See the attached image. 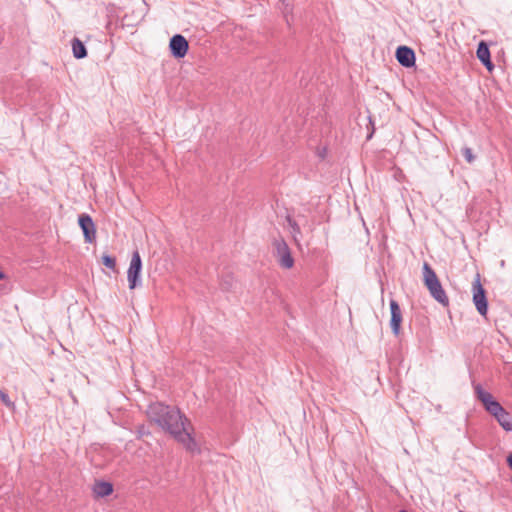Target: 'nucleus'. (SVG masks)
Returning a JSON list of instances; mask_svg holds the SVG:
<instances>
[{
    "instance_id": "nucleus-6",
    "label": "nucleus",
    "mask_w": 512,
    "mask_h": 512,
    "mask_svg": "<svg viewBox=\"0 0 512 512\" xmlns=\"http://www.w3.org/2000/svg\"><path fill=\"white\" fill-rule=\"evenodd\" d=\"M169 48L175 58H183L188 52L189 44L184 36L177 34L170 39Z\"/></svg>"
},
{
    "instance_id": "nucleus-15",
    "label": "nucleus",
    "mask_w": 512,
    "mask_h": 512,
    "mask_svg": "<svg viewBox=\"0 0 512 512\" xmlns=\"http://www.w3.org/2000/svg\"><path fill=\"white\" fill-rule=\"evenodd\" d=\"M102 263L103 265H105L106 267L110 268V269H115L116 267V260L115 258L109 256V255H103L102 256Z\"/></svg>"
},
{
    "instance_id": "nucleus-5",
    "label": "nucleus",
    "mask_w": 512,
    "mask_h": 512,
    "mask_svg": "<svg viewBox=\"0 0 512 512\" xmlns=\"http://www.w3.org/2000/svg\"><path fill=\"white\" fill-rule=\"evenodd\" d=\"M142 269V261L138 251L132 254L129 268L127 270V279L129 288L135 289L139 282V277Z\"/></svg>"
},
{
    "instance_id": "nucleus-19",
    "label": "nucleus",
    "mask_w": 512,
    "mask_h": 512,
    "mask_svg": "<svg viewBox=\"0 0 512 512\" xmlns=\"http://www.w3.org/2000/svg\"><path fill=\"white\" fill-rule=\"evenodd\" d=\"M5 278V274L0 270V280Z\"/></svg>"
},
{
    "instance_id": "nucleus-7",
    "label": "nucleus",
    "mask_w": 512,
    "mask_h": 512,
    "mask_svg": "<svg viewBox=\"0 0 512 512\" xmlns=\"http://www.w3.org/2000/svg\"><path fill=\"white\" fill-rule=\"evenodd\" d=\"M78 223L83 231L85 241L93 243L96 239V226L92 218L87 214H81L78 218Z\"/></svg>"
},
{
    "instance_id": "nucleus-20",
    "label": "nucleus",
    "mask_w": 512,
    "mask_h": 512,
    "mask_svg": "<svg viewBox=\"0 0 512 512\" xmlns=\"http://www.w3.org/2000/svg\"><path fill=\"white\" fill-rule=\"evenodd\" d=\"M1 391H2V390L0 389V392H1Z\"/></svg>"
},
{
    "instance_id": "nucleus-13",
    "label": "nucleus",
    "mask_w": 512,
    "mask_h": 512,
    "mask_svg": "<svg viewBox=\"0 0 512 512\" xmlns=\"http://www.w3.org/2000/svg\"><path fill=\"white\" fill-rule=\"evenodd\" d=\"M477 57L478 59L485 65V67L489 70H493V64L490 59V51L485 42L481 41L478 45L477 49Z\"/></svg>"
},
{
    "instance_id": "nucleus-8",
    "label": "nucleus",
    "mask_w": 512,
    "mask_h": 512,
    "mask_svg": "<svg viewBox=\"0 0 512 512\" xmlns=\"http://www.w3.org/2000/svg\"><path fill=\"white\" fill-rule=\"evenodd\" d=\"M475 391H476L477 398L482 402L485 409L489 413L496 411L498 409V407L501 406L500 403L494 399L492 394L485 391L481 386H479V385L476 386Z\"/></svg>"
},
{
    "instance_id": "nucleus-10",
    "label": "nucleus",
    "mask_w": 512,
    "mask_h": 512,
    "mask_svg": "<svg viewBox=\"0 0 512 512\" xmlns=\"http://www.w3.org/2000/svg\"><path fill=\"white\" fill-rule=\"evenodd\" d=\"M391 320L390 325L395 335L400 332V325L402 322V313L398 303L395 300L390 301Z\"/></svg>"
},
{
    "instance_id": "nucleus-2",
    "label": "nucleus",
    "mask_w": 512,
    "mask_h": 512,
    "mask_svg": "<svg viewBox=\"0 0 512 512\" xmlns=\"http://www.w3.org/2000/svg\"><path fill=\"white\" fill-rule=\"evenodd\" d=\"M423 280L431 296L440 304L448 306L449 298L445 290L443 289L436 273L433 271V269L429 266L428 263H424L423 265Z\"/></svg>"
},
{
    "instance_id": "nucleus-3",
    "label": "nucleus",
    "mask_w": 512,
    "mask_h": 512,
    "mask_svg": "<svg viewBox=\"0 0 512 512\" xmlns=\"http://www.w3.org/2000/svg\"><path fill=\"white\" fill-rule=\"evenodd\" d=\"M472 292H473V303L482 316L486 317L488 311V303L485 294V290L481 284L480 276L477 275L472 284Z\"/></svg>"
},
{
    "instance_id": "nucleus-17",
    "label": "nucleus",
    "mask_w": 512,
    "mask_h": 512,
    "mask_svg": "<svg viewBox=\"0 0 512 512\" xmlns=\"http://www.w3.org/2000/svg\"><path fill=\"white\" fill-rule=\"evenodd\" d=\"M463 156L466 159L468 163H471L474 161V155L470 148H464L463 149Z\"/></svg>"
},
{
    "instance_id": "nucleus-18",
    "label": "nucleus",
    "mask_w": 512,
    "mask_h": 512,
    "mask_svg": "<svg viewBox=\"0 0 512 512\" xmlns=\"http://www.w3.org/2000/svg\"><path fill=\"white\" fill-rule=\"evenodd\" d=\"M509 467L512 469V454L507 459Z\"/></svg>"
},
{
    "instance_id": "nucleus-14",
    "label": "nucleus",
    "mask_w": 512,
    "mask_h": 512,
    "mask_svg": "<svg viewBox=\"0 0 512 512\" xmlns=\"http://www.w3.org/2000/svg\"><path fill=\"white\" fill-rule=\"evenodd\" d=\"M73 55L78 58H84L87 54L84 44L77 38L72 42Z\"/></svg>"
},
{
    "instance_id": "nucleus-12",
    "label": "nucleus",
    "mask_w": 512,
    "mask_h": 512,
    "mask_svg": "<svg viewBox=\"0 0 512 512\" xmlns=\"http://www.w3.org/2000/svg\"><path fill=\"white\" fill-rule=\"evenodd\" d=\"M493 415L501 427L506 431H512V421L510 415L507 411L504 410L502 406H499L496 411L490 413Z\"/></svg>"
},
{
    "instance_id": "nucleus-11",
    "label": "nucleus",
    "mask_w": 512,
    "mask_h": 512,
    "mask_svg": "<svg viewBox=\"0 0 512 512\" xmlns=\"http://www.w3.org/2000/svg\"><path fill=\"white\" fill-rule=\"evenodd\" d=\"M113 485L106 481H95L92 486V494L95 499L104 498L112 494Z\"/></svg>"
},
{
    "instance_id": "nucleus-9",
    "label": "nucleus",
    "mask_w": 512,
    "mask_h": 512,
    "mask_svg": "<svg viewBox=\"0 0 512 512\" xmlns=\"http://www.w3.org/2000/svg\"><path fill=\"white\" fill-rule=\"evenodd\" d=\"M396 58L402 66L412 67L415 65V53L407 46H400L396 50Z\"/></svg>"
},
{
    "instance_id": "nucleus-4",
    "label": "nucleus",
    "mask_w": 512,
    "mask_h": 512,
    "mask_svg": "<svg viewBox=\"0 0 512 512\" xmlns=\"http://www.w3.org/2000/svg\"><path fill=\"white\" fill-rule=\"evenodd\" d=\"M274 248L279 265L282 268L291 269L294 266V259L287 243L284 240H276Z\"/></svg>"
},
{
    "instance_id": "nucleus-16",
    "label": "nucleus",
    "mask_w": 512,
    "mask_h": 512,
    "mask_svg": "<svg viewBox=\"0 0 512 512\" xmlns=\"http://www.w3.org/2000/svg\"><path fill=\"white\" fill-rule=\"evenodd\" d=\"M0 399L4 403V405H6L7 407H9V408L15 407L14 402H12L10 400L9 396L4 391L0 392Z\"/></svg>"
},
{
    "instance_id": "nucleus-1",
    "label": "nucleus",
    "mask_w": 512,
    "mask_h": 512,
    "mask_svg": "<svg viewBox=\"0 0 512 512\" xmlns=\"http://www.w3.org/2000/svg\"><path fill=\"white\" fill-rule=\"evenodd\" d=\"M148 418L169 433L175 440L191 452L197 451V444L192 437V427L188 419L176 407L162 403H153L147 411Z\"/></svg>"
}]
</instances>
